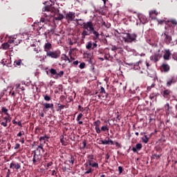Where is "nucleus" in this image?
Wrapping results in <instances>:
<instances>
[{
  "label": "nucleus",
  "instance_id": "obj_21",
  "mask_svg": "<svg viewBox=\"0 0 177 177\" xmlns=\"http://www.w3.org/2000/svg\"><path fill=\"white\" fill-rule=\"evenodd\" d=\"M62 60H64V62H68V63H71L70 58L66 54H62L61 57Z\"/></svg>",
  "mask_w": 177,
  "mask_h": 177
},
{
  "label": "nucleus",
  "instance_id": "obj_32",
  "mask_svg": "<svg viewBox=\"0 0 177 177\" xmlns=\"http://www.w3.org/2000/svg\"><path fill=\"white\" fill-rule=\"evenodd\" d=\"M171 93V91L169 90H165L163 92V95L165 97H167L168 95H169Z\"/></svg>",
  "mask_w": 177,
  "mask_h": 177
},
{
  "label": "nucleus",
  "instance_id": "obj_45",
  "mask_svg": "<svg viewBox=\"0 0 177 177\" xmlns=\"http://www.w3.org/2000/svg\"><path fill=\"white\" fill-rule=\"evenodd\" d=\"M118 49H120V48H118V47H117V46H112V48H111V50H112L113 52H114V51H115V50H118Z\"/></svg>",
  "mask_w": 177,
  "mask_h": 177
},
{
  "label": "nucleus",
  "instance_id": "obj_39",
  "mask_svg": "<svg viewBox=\"0 0 177 177\" xmlns=\"http://www.w3.org/2000/svg\"><path fill=\"white\" fill-rule=\"evenodd\" d=\"M75 158L74 156H71V159L68 160V162H70L71 164H72V165H74V161H75Z\"/></svg>",
  "mask_w": 177,
  "mask_h": 177
},
{
  "label": "nucleus",
  "instance_id": "obj_20",
  "mask_svg": "<svg viewBox=\"0 0 177 177\" xmlns=\"http://www.w3.org/2000/svg\"><path fill=\"white\" fill-rule=\"evenodd\" d=\"M82 117H84V114L82 113H80L77 117L76 120L78 122V124L80 125H82L83 124L82 121H81V119L82 118Z\"/></svg>",
  "mask_w": 177,
  "mask_h": 177
},
{
  "label": "nucleus",
  "instance_id": "obj_5",
  "mask_svg": "<svg viewBox=\"0 0 177 177\" xmlns=\"http://www.w3.org/2000/svg\"><path fill=\"white\" fill-rule=\"evenodd\" d=\"M17 38L14 36V37H10V39L8 41V44L9 45H12V48L13 46H16L17 45H18L19 44H20V40H16Z\"/></svg>",
  "mask_w": 177,
  "mask_h": 177
},
{
  "label": "nucleus",
  "instance_id": "obj_55",
  "mask_svg": "<svg viewBox=\"0 0 177 177\" xmlns=\"http://www.w3.org/2000/svg\"><path fill=\"white\" fill-rule=\"evenodd\" d=\"M118 171H119V174H122V167L119 166L118 167Z\"/></svg>",
  "mask_w": 177,
  "mask_h": 177
},
{
  "label": "nucleus",
  "instance_id": "obj_2",
  "mask_svg": "<svg viewBox=\"0 0 177 177\" xmlns=\"http://www.w3.org/2000/svg\"><path fill=\"white\" fill-rule=\"evenodd\" d=\"M83 28L88 31V32H91V34L93 30L95 29V28L93 27V23H92V21L84 22Z\"/></svg>",
  "mask_w": 177,
  "mask_h": 177
},
{
  "label": "nucleus",
  "instance_id": "obj_43",
  "mask_svg": "<svg viewBox=\"0 0 177 177\" xmlns=\"http://www.w3.org/2000/svg\"><path fill=\"white\" fill-rule=\"evenodd\" d=\"M44 100H46V102H49V100H50V96L48 95H44Z\"/></svg>",
  "mask_w": 177,
  "mask_h": 177
},
{
  "label": "nucleus",
  "instance_id": "obj_60",
  "mask_svg": "<svg viewBox=\"0 0 177 177\" xmlns=\"http://www.w3.org/2000/svg\"><path fill=\"white\" fill-rule=\"evenodd\" d=\"M86 147V142H83L82 149H84Z\"/></svg>",
  "mask_w": 177,
  "mask_h": 177
},
{
  "label": "nucleus",
  "instance_id": "obj_23",
  "mask_svg": "<svg viewBox=\"0 0 177 177\" xmlns=\"http://www.w3.org/2000/svg\"><path fill=\"white\" fill-rule=\"evenodd\" d=\"M149 17L152 20H155L156 19V10H151V11L149 12Z\"/></svg>",
  "mask_w": 177,
  "mask_h": 177
},
{
  "label": "nucleus",
  "instance_id": "obj_3",
  "mask_svg": "<svg viewBox=\"0 0 177 177\" xmlns=\"http://www.w3.org/2000/svg\"><path fill=\"white\" fill-rule=\"evenodd\" d=\"M46 56L52 59H57L60 57V51H48L46 53Z\"/></svg>",
  "mask_w": 177,
  "mask_h": 177
},
{
  "label": "nucleus",
  "instance_id": "obj_38",
  "mask_svg": "<svg viewBox=\"0 0 177 177\" xmlns=\"http://www.w3.org/2000/svg\"><path fill=\"white\" fill-rule=\"evenodd\" d=\"M92 161H93V156L90 155V156H88V164L90 162H92Z\"/></svg>",
  "mask_w": 177,
  "mask_h": 177
},
{
  "label": "nucleus",
  "instance_id": "obj_46",
  "mask_svg": "<svg viewBox=\"0 0 177 177\" xmlns=\"http://www.w3.org/2000/svg\"><path fill=\"white\" fill-rule=\"evenodd\" d=\"M95 132H97V133H100V132H102L100 127H95Z\"/></svg>",
  "mask_w": 177,
  "mask_h": 177
},
{
  "label": "nucleus",
  "instance_id": "obj_29",
  "mask_svg": "<svg viewBox=\"0 0 177 177\" xmlns=\"http://www.w3.org/2000/svg\"><path fill=\"white\" fill-rule=\"evenodd\" d=\"M88 165H90L91 167H93V168H99V164H97V162H90L88 163Z\"/></svg>",
  "mask_w": 177,
  "mask_h": 177
},
{
  "label": "nucleus",
  "instance_id": "obj_57",
  "mask_svg": "<svg viewBox=\"0 0 177 177\" xmlns=\"http://www.w3.org/2000/svg\"><path fill=\"white\" fill-rule=\"evenodd\" d=\"M172 24H174V25H177V22H176V20H175V19H172V20H171V21H170Z\"/></svg>",
  "mask_w": 177,
  "mask_h": 177
},
{
  "label": "nucleus",
  "instance_id": "obj_27",
  "mask_svg": "<svg viewBox=\"0 0 177 177\" xmlns=\"http://www.w3.org/2000/svg\"><path fill=\"white\" fill-rule=\"evenodd\" d=\"M64 75V72L61 71L59 73H57L55 78L57 80V78H62V76Z\"/></svg>",
  "mask_w": 177,
  "mask_h": 177
},
{
  "label": "nucleus",
  "instance_id": "obj_42",
  "mask_svg": "<svg viewBox=\"0 0 177 177\" xmlns=\"http://www.w3.org/2000/svg\"><path fill=\"white\" fill-rule=\"evenodd\" d=\"M101 145H109V140H101Z\"/></svg>",
  "mask_w": 177,
  "mask_h": 177
},
{
  "label": "nucleus",
  "instance_id": "obj_30",
  "mask_svg": "<svg viewBox=\"0 0 177 177\" xmlns=\"http://www.w3.org/2000/svg\"><path fill=\"white\" fill-rule=\"evenodd\" d=\"M101 123L102 122H100V120H97L95 122H94V127H95V128L100 127Z\"/></svg>",
  "mask_w": 177,
  "mask_h": 177
},
{
  "label": "nucleus",
  "instance_id": "obj_4",
  "mask_svg": "<svg viewBox=\"0 0 177 177\" xmlns=\"http://www.w3.org/2000/svg\"><path fill=\"white\" fill-rule=\"evenodd\" d=\"M65 19L67 20L68 23H70V21H73L74 19H75V12H67L65 15Z\"/></svg>",
  "mask_w": 177,
  "mask_h": 177
},
{
  "label": "nucleus",
  "instance_id": "obj_13",
  "mask_svg": "<svg viewBox=\"0 0 177 177\" xmlns=\"http://www.w3.org/2000/svg\"><path fill=\"white\" fill-rule=\"evenodd\" d=\"M124 49L130 53V55H135V53H136V50L135 49H132L128 46H124Z\"/></svg>",
  "mask_w": 177,
  "mask_h": 177
},
{
  "label": "nucleus",
  "instance_id": "obj_24",
  "mask_svg": "<svg viewBox=\"0 0 177 177\" xmlns=\"http://www.w3.org/2000/svg\"><path fill=\"white\" fill-rule=\"evenodd\" d=\"M1 112L4 113V114H6L7 117H10V114L8 113V109H6V107L3 106L1 109Z\"/></svg>",
  "mask_w": 177,
  "mask_h": 177
},
{
  "label": "nucleus",
  "instance_id": "obj_40",
  "mask_svg": "<svg viewBox=\"0 0 177 177\" xmlns=\"http://www.w3.org/2000/svg\"><path fill=\"white\" fill-rule=\"evenodd\" d=\"M173 83H175V82L174 81V78H172L170 81L167 82V86H170L171 85H172Z\"/></svg>",
  "mask_w": 177,
  "mask_h": 177
},
{
  "label": "nucleus",
  "instance_id": "obj_49",
  "mask_svg": "<svg viewBox=\"0 0 177 177\" xmlns=\"http://www.w3.org/2000/svg\"><path fill=\"white\" fill-rule=\"evenodd\" d=\"M58 107L60 109V110H63L64 109L65 106L63 104H58Z\"/></svg>",
  "mask_w": 177,
  "mask_h": 177
},
{
  "label": "nucleus",
  "instance_id": "obj_64",
  "mask_svg": "<svg viewBox=\"0 0 177 177\" xmlns=\"http://www.w3.org/2000/svg\"><path fill=\"white\" fill-rule=\"evenodd\" d=\"M17 124L19 125V127H23L21 124V122H20V121L17 122Z\"/></svg>",
  "mask_w": 177,
  "mask_h": 177
},
{
  "label": "nucleus",
  "instance_id": "obj_7",
  "mask_svg": "<svg viewBox=\"0 0 177 177\" xmlns=\"http://www.w3.org/2000/svg\"><path fill=\"white\" fill-rule=\"evenodd\" d=\"M12 121V118H10V116H7V117H4L3 118V120L1 123V124L3 127H8V122H10Z\"/></svg>",
  "mask_w": 177,
  "mask_h": 177
},
{
  "label": "nucleus",
  "instance_id": "obj_33",
  "mask_svg": "<svg viewBox=\"0 0 177 177\" xmlns=\"http://www.w3.org/2000/svg\"><path fill=\"white\" fill-rule=\"evenodd\" d=\"M50 74H52V75H57V71H56V69H54V68H51L50 70Z\"/></svg>",
  "mask_w": 177,
  "mask_h": 177
},
{
  "label": "nucleus",
  "instance_id": "obj_11",
  "mask_svg": "<svg viewBox=\"0 0 177 177\" xmlns=\"http://www.w3.org/2000/svg\"><path fill=\"white\" fill-rule=\"evenodd\" d=\"M161 71H163L165 73H167L171 70V68L169 67V65L163 64L160 66Z\"/></svg>",
  "mask_w": 177,
  "mask_h": 177
},
{
  "label": "nucleus",
  "instance_id": "obj_12",
  "mask_svg": "<svg viewBox=\"0 0 177 177\" xmlns=\"http://www.w3.org/2000/svg\"><path fill=\"white\" fill-rule=\"evenodd\" d=\"M37 151H39V156H44L45 153V149H44V145L42 144H40L37 148Z\"/></svg>",
  "mask_w": 177,
  "mask_h": 177
},
{
  "label": "nucleus",
  "instance_id": "obj_26",
  "mask_svg": "<svg viewBox=\"0 0 177 177\" xmlns=\"http://www.w3.org/2000/svg\"><path fill=\"white\" fill-rule=\"evenodd\" d=\"M38 160H39V158H38L37 153L35 152L32 160L33 164H35Z\"/></svg>",
  "mask_w": 177,
  "mask_h": 177
},
{
  "label": "nucleus",
  "instance_id": "obj_54",
  "mask_svg": "<svg viewBox=\"0 0 177 177\" xmlns=\"http://www.w3.org/2000/svg\"><path fill=\"white\" fill-rule=\"evenodd\" d=\"M96 48H97V44H96V42H95V43L93 44L92 49L93 50Z\"/></svg>",
  "mask_w": 177,
  "mask_h": 177
},
{
  "label": "nucleus",
  "instance_id": "obj_61",
  "mask_svg": "<svg viewBox=\"0 0 177 177\" xmlns=\"http://www.w3.org/2000/svg\"><path fill=\"white\" fill-rule=\"evenodd\" d=\"M108 142H109V143H111V145H114V143L113 142V140H110V138H108Z\"/></svg>",
  "mask_w": 177,
  "mask_h": 177
},
{
  "label": "nucleus",
  "instance_id": "obj_52",
  "mask_svg": "<svg viewBox=\"0 0 177 177\" xmlns=\"http://www.w3.org/2000/svg\"><path fill=\"white\" fill-rule=\"evenodd\" d=\"M78 110L82 111V113H84V108L81 105L78 106Z\"/></svg>",
  "mask_w": 177,
  "mask_h": 177
},
{
  "label": "nucleus",
  "instance_id": "obj_62",
  "mask_svg": "<svg viewBox=\"0 0 177 177\" xmlns=\"http://www.w3.org/2000/svg\"><path fill=\"white\" fill-rule=\"evenodd\" d=\"M34 50H35V52H36V53H39V50H38V48H35Z\"/></svg>",
  "mask_w": 177,
  "mask_h": 177
},
{
  "label": "nucleus",
  "instance_id": "obj_1",
  "mask_svg": "<svg viewBox=\"0 0 177 177\" xmlns=\"http://www.w3.org/2000/svg\"><path fill=\"white\" fill-rule=\"evenodd\" d=\"M125 44H132V42H138V35L136 33H126L123 36H121Z\"/></svg>",
  "mask_w": 177,
  "mask_h": 177
},
{
  "label": "nucleus",
  "instance_id": "obj_14",
  "mask_svg": "<svg viewBox=\"0 0 177 177\" xmlns=\"http://www.w3.org/2000/svg\"><path fill=\"white\" fill-rule=\"evenodd\" d=\"M48 139H49V137L45 136L44 137H40L39 138V142H40V145H42V146H44V145H45V143H46V140L48 142Z\"/></svg>",
  "mask_w": 177,
  "mask_h": 177
},
{
  "label": "nucleus",
  "instance_id": "obj_58",
  "mask_svg": "<svg viewBox=\"0 0 177 177\" xmlns=\"http://www.w3.org/2000/svg\"><path fill=\"white\" fill-rule=\"evenodd\" d=\"M22 135H24V131H20L18 134H17V136L18 137H20V136H21Z\"/></svg>",
  "mask_w": 177,
  "mask_h": 177
},
{
  "label": "nucleus",
  "instance_id": "obj_28",
  "mask_svg": "<svg viewBox=\"0 0 177 177\" xmlns=\"http://www.w3.org/2000/svg\"><path fill=\"white\" fill-rule=\"evenodd\" d=\"M171 109L172 108L169 106V104L167 103L165 104V109L167 111V113H169L171 112Z\"/></svg>",
  "mask_w": 177,
  "mask_h": 177
},
{
  "label": "nucleus",
  "instance_id": "obj_37",
  "mask_svg": "<svg viewBox=\"0 0 177 177\" xmlns=\"http://www.w3.org/2000/svg\"><path fill=\"white\" fill-rule=\"evenodd\" d=\"M101 131H102L103 132H109V129L106 126H102L101 127Z\"/></svg>",
  "mask_w": 177,
  "mask_h": 177
},
{
  "label": "nucleus",
  "instance_id": "obj_36",
  "mask_svg": "<svg viewBox=\"0 0 177 177\" xmlns=\"http://www.w3.org/2000/svg\"><path fill=\"white\" fill-rule=\"evenodd\" d=\"M142 140L144 143H147L149 142V138H147V136H145L142 138Z\"/></svg>",
  "mask_w": 177,
  "mask_h": 177
},
{
  "label": "nucleus",
  "instance_id": "obj_25",
  "mask_svg": "<svg viewBox=\"0 0 177 177\" xmlns=\"http://www.w3.org/2000/svg\"><path fill=\"white\" fill-rule=\"evenodd\" d=\"M21 59L15 60L14 62V66H15V67H19L21 66Z\"/></svg>",
  "mask_w": 177,
  "mask_h": 177
},
{
  "label": "nucleus",
  "instance_id": "obj_10",
  "mask_svg": "<svg viewBox=\"0 0 177 177\" xmlns=\"http://www.w3.org/2000/svg\"><path fill=\"white\" fill-rule=\"evenodd\" d=\"M138 19L142 24H146L147 23V18L144 15H138Z\"/></svg>",
  "mask_w": 177,
  "mask_h": 177
},
{
  "label": "nucleus",
  "instance_id": "obj_35",
  "mask_svg": "<svg viewBox=\"0 0 177 177\" xmlns=\"http://www.w3.org/2000/svg\"><path fill=\"white\" fill-rule=\"evenodd\" d=\"M76 23L78 24V26H84V22L82 21V19H76Z\"/></svg>",
  "mask_w": 177,
  "mask_h": 177
},
{
  "label": "nucleus",
  "instance_id": "obj_31",
  "mask_svg": "<svg viewBox=\"0 0 177 177\" xmlns=\"http://www.w3.org/2000/svg\"><path fill=\"white\" fill-rule=\"evenodd\" d=\"M86 49H88V50H91V49H92L93 48V44L91 43V41L88 42L87 45L86 46Z\"/></svg>",
  "mask_w": 177,
  "mask_h": 177
},
{
  "label": "nucleus",
  "instance_id": "obj_41",
  "mask_svg": "<svg viewBox=\"0 0 177 177\" xmlns=\"http://www.w3.org/2000/svg\"><path fill=\"white\" fill-rule=\"evenodd\" d=\"M92 32H93V35H95V37L96 38H99V32H97L96 30H95V29H93Z\"/></svg>",
  "mask_w": 177,
  "mask_h": 177
},
{
  "label": "nucleus",
  "instance_id": "obj_15",
  "mask_svg": "<svg viewBox=\"0 0 177 177\" xmlns=\"http://www.w3.org/2000/svg\"><path fill=\"white\" fill-rule=\"evenodd\" d=\"M142 149V144L138 143L136 145V147H133L131 149L132 151H133V153H138V150H140Z\"/></svg>",
  "mask_w": 177,
  "mask_h": 177
},
{
  "label": "nucleus",
  "instance_id": "obj_53",
  "mask_svg": "<svg viewBox=\"0 0 177 177\" xmlns=\"http://www.w3.org/2000/svg\"><path fill=\"white\" fill-rule=\"evenodd\" d=\"M119 53L124 55V50L122 48H119Z\"/></svg>",
  "mask_w": 177,
  "mask_h": 177
},
{
  "label": "nucleus",
  "instance_id": "obj_63",
  "mask_svg": "<svg viewBox=\"0 0 177 177\" xmlns=\"http://www.w3.org/2000/svg\"><path fill=\"white\" fill-rule=\"evenodd\" d=\"M73 64H74L75 66H78V61H75V62H73Z\"/></svg>",
  "mask_w": 177,
  "mask_h": 177
},
{
  "label": "nucleus",
  "instance_id": "obj_34",
  "mask_svg": "<svg viewBox=\"0 0 177 177\" xmlns=\"http://www.w3.org/2000/svg\"><path fill=\"white\" fill-rule=\"evenodd\" d=\"M86 171H85V175H88V174H92V167H87V169H86Z\"/></svg>",
  "mask_w": 177,
  "mask_h": 177
},
{
  "label": "nucleus",
  "instance_id": "obj_59",
  "mask_svg": "<svg viewBox=\"0 0 177 177\" xmlns=\"http://www.w3.org/2000/svg\"><path fill=\"white\" fill-rule=\"evenodd\" d=\"M60 142H61L62 145H63L64 146H66V144L64 143V140L63 138L60 139Z\"/></svg>",
  "mask_w": 177,
  "mask_h": 177
},
{
  "label": "nucleus",
  "instance_id": "obj_50",
  "mask_svg": "<svg viewBox=\"0 0 177 177\" xmlns=\"http://www.w3.org/2000/svg\"><path fill=\"white\" fill-rule=\"evenodd\" d=\"M100 93H106V90H104L103 86H101V88H100Z\"/></svg>",
  "mask_w": 177,
  "mask_h": 177
},
{
  "label": "nucleus",
  "instance_id": "obj_51",
  "mask_svg": "<svg viewBox=\"0 0 177 177\" xmlns=\"http://www.w3.org/2000/svg\"><path fill=\"white\" fill-rule=\"evenodd\" d=\"M20 147V144L17 143L14 147L15 150H17Z\"/></svg>",
  "mask_w": 177,
  "mask_h": 177
},
{
  "label": "nucleus",
  "instance_id": "obj_47",
  "mask_svg": "<svg viewBox=\"0 0 177 177\" xmlns=\"http://www.w3.org/2000/svg\"><path fill=\"white\" fill-rule=\"evenodd\" d=\"M157 21H158V24H160V25L164 24V23L165 22V20H160V19H157Z\"/></svg>",
  "mask_w": 177,
  "mask_h": 177
},
{
  "label": "nucleus",
  "instance_id": "obj_9",
  "mask_svg": "<svg viewBox=\"0 0 177 177\" xmlns=\"http://www.w3.org/2000/svg\"><path fill=\"white\" fill-rule=\"evenodd\" d=\"M11 48V49H13V46L9 44V43L6 42V43H3L0 49H3V50H8V49H10Z\"/></svg>",
  "mask_w": 177,
  "mask_h": 177
},
{
  "label": "nucleus",
  "instance_id": "obj_22",
  "mask_svg": "<svg viewBox=\"0 0 177 177\" xmlns=\"http://www.w3.org/2000/svg\"><path fill=\"white\" fill-rule=\"evenodd\" d=\"M170 56H171V52H169V50H166L163 57L166 60H169V57Z\"/></svg>",
  "mask_w": 177,
  "mask_h": 177
},
{
  "label": "nucleus",
  "instance_id": "obj_17",
  "mask_svg": "<svg viewBox=\"0 0 177 177\" xmlns=\"http://www.w3.org/2000/svg\"><path fill=\"white\" fill-rule=\"evenodd\" d=\"M50 49H52V44L50 43H46L44 45L45 52H46V53H48V52H50L49 50H50Z\"/></svg>",
  "mask_w": 177,
  "mask_h": 177
},
{
  "label": "nucleus",
  "instance_id": "obj_44",
  "mask_svg": "<svg viewBox=\"0 0 177 177\" xmlns=\"http://www.w3.org/2000/svg\"><path fill=\"white\" fill-rule=\"evenodd\" d=\"M40 21L41 23H46V21H48V18L41 17Z\"/></svg>",
  "mask_w": 177,
  "mask_h": 177
},
{
  "label": "nucleus",
  "instance_id": "obj_19",
  "mask_svg": "<svg viewBox=\"0 0 177 177\" xmlns=\"http://www.w3.org/2000/svg\"><path fill=\"white\" fill-rule=\"evenodd\" d=\"M44 110H46L47 109H53V104L44 103Z\"/></svg>",
  "mask_w": 177,
  "mask_h": 177
},
{
  "label": "nucleus",
  "instance_id": "obj_48",
  "mask_svg": "<svg viewBox=\"0 0 177 177\" xmlns=\"http://www.w3.org/2000/svg\"><path fill=\"white\" fill-rule=\"evenodd\" d=\"M80 68H85V63H81L79 66Z\"/></svg>",
  "mask_w": 177,
  "mask_h": 177
},
{
  "label": "nucleus",
  "instance_id": "obj_8",
  "mask_svg": "<svg viewBox=\"0 0 177 177\" xmlns=\"http://www.w3.org/2000/svg\"><path fill=\"white\" fill-rule=\"evenodd\" d=\"M162 36L165 37V43L167 45H169L171 44V41H172V37L167 35V33L165 32V34H162Z\"/></svg>",
  "mask_w": 177,
  "mask_h": 177
},
{
  "label": "nucleus",
  "instance_id": "obj_16",
  "mask_svg": "<svg viewBox=\"0 0 177 177\" xmlns=\"http://www.w3.org/2000/svg\"><path fill=\"white\" fill-rule=\"evenodd\" d=\"M10 168H15V169H20L21 168V166H20V164L11 162L10 165Z\"/></svg>",
  "mask_w": 177,
  "mask_h": 177
},
{
  "label": "nucleus",
  "instance_id": "obj_18",
  "mask_svg": "<svg viewBox=\"0 0 177 177\" xmlns=\"http://www.w3.org/2000/svg\"><path fill=\"white\" fill-rule=\"evenodd\" d=\"M91 34H92V32H90L89 31L86 30V29L84 30L82 32V39H85L86 35H91Z\"/></svg>",
  "mask_w": 177,
  "mask_h": 177
},
{
  "label": "nucleus",
  "instance_id": "obj_6",
  "mask_svg": "<svg viewBox=\"0 0 177 177\" xmlns=\"http://www.w3.org/2000/svg\"><path fill=\"white\" fill-rule=\"evenodd\" d=\"M52 6V3L50 4L49 6H47L43 8V15L46 17H48V16H50V10L52 9L50 8Z\"/></svg>",
  "mask_w": 177,
  "mask_h": 177
},
{
  "label": "nucleus",
  "instance_id": "obj_56",
  "mask_svg": "<svg viewBox=\"0 0 177 177\" xmlns=\"http://www.w3.org/2000/svg\"><path fill=\"white\" fill-rule=\"evenodd\" d=\"M57 20H62V19H64V16L59 15V16L57 17Z\"/></svg>",
  "mask_w": 177,
  "mask_h": 177
}]
</instances>
